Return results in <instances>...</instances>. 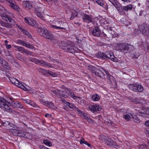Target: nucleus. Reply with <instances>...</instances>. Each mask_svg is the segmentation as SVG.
I'll use <instances>...</instances> for the list:
<instances>
[{"mask_svg": "<svg viewBox=\"0 0 149 149\" xmlns=\"http://www.w3.org/2000/svg\"><path fill=\"white\" fill-rule=\"evenodd\" d=\"M94 1L96 2L100 6H102L104 4L102 0H94Z\"/></svg>", "mask_w": 149, "mask_h": 149, "instance_id": "37998d69", "label": "nucleus"}, {"mask_svg": "<svg viewBox=\"0 0 149 149\" xmlns=\"http://www.w3.org/2000/svg\"><path fill=\"white\" fill-rule=\"evenodd\" d=\"M19 133L18 135L19 136L24 138H27V135L28 134L26 132L20 130H19Z\"/></svg>", "mask_w": 149, "mask_h": 149, "instance_id": "c85d7f7f", "label": "nucleus"}, {"mask_svg": "<svg viewBox=\"0 0 149 149\" xmlns=\"http://www.w3.org/2000/svg\"><path fill=\"white\" fill-rule=\"evenodd\" d=\"M139 29L143 35L146 36H149V24L144 23L139 26Z\"/></svg>", "mask_w": 149, "mask_h": 149, "instance_id": "6e6552de", "label": "nucleus"}, {"mask_svg": "<svg viewBox=\"0 0 149 149\" xmlns=\"http://www.w3.org/2000/svg\"><path fill=\"white\" fill-rule=\"evenodd\" d=\"M128 45L127 44H118L116 47L117 49L118 50H122L127 49L128 48Z\"/></svg>", "mask_w": 149, "mask_h": 149, "instance_id": "aec40b11", "label": "nucleus"}, {"mask_svg": "<svg viewBox=\"0 0 149 149\" xmlns=\"http://www.w3.org/2000/svg\"><path fill=\"white\" fill-rule=\"evenodd\" d=\"M144 125L147 127H149V120H148L145 122Z\"/></svg>", "mask_w": 149, "mask_h": 149, "instance_id": "6e6d98bb", "label": "nucleus"}, {"mask_svg": "<svg viewBox=\"0 0 149 149\" xmlns=\"http://www.w3.org/2000/svg\"><path fill=\"white\" fill-rule=\"evenodd\" d=\"M23 6L26 10L30 9L32 7V3L30 1H26L23 2Z\"/></svg>", "mask_w": 149, "mask_h": 149, "instance_id": "4be33fe9", "label": "nucleus"}, {"mask_svg": "<svg viewBox=\"0 0 149 149\" xmlns=\"http://www.w3.org/2000/svg\"><path fill=\"white\" fill-rule=\"evenodd\" d=\"M104 58H110L112 61L115 62H118L117 58L115 57L112 53L106 52L104 53Z\"/></svg>", "mask_w": 149, "mask_h": 149, "instance_id": "4468645a", "label": "nucleus"}, {"mask_svg": "<svg viewBox=\"0 0 149 149\" xmlns=\"http://www.w3.org/2000/svg\"><path fill=\"white\" fill-rule=\"evenodd\" d=\"M13 106L14 107L17 108L22 109L23 108V106L18 102H14L12 103Z\"/></svg>", "mask_w": 149, "mask_h": 149, "instance_id": "a878e982", "label": "nucleus"}, {"mask_svg": "<svg viewBox=\"0 0 149 149\" xmlns=\"http://www.w3.org/2000/svg\"><path fill=\"white\" fill-rule=\"evenodd\" d=\"M147 136L149 138V130L147 131Z\"/></svg>", "mask_w": 149, "mask_h": 149, "instance_id": "774afa93", "label": "nucleus"}, {"mask_svg": "<svg viewBox=\"0 0 149 149\" xmlns=\"http://www.w3.org/2000/svg\"><path fill=\"white\" fill-rule=\"evenodd\" d=\"M82 18L85 21L88 23L91 22L92 20L91 17L86 14L84 15Z\"/></svg>", "mask_w": 149, "mask_h": 149, "instance_id": "5701e85b", "label": "nucleus"}, {"mask_svg": "<svg viewBox=\"0 0 149 149\" xmlns=\"http://www.w3.org/2000/svg\"><path fill=\"white\" fill-rule=\"evenodd\" d=\"M77 111H78L79 113V114H80V115L84 119L86 120H87L88 119V118L89 117H88L87 116L86 114L85 113H84L82 111H80V110L78 109L77 110Z\"/></svg>", "mask_w": 149, "mask_h": 149, "instance_id": "7c9ffc66", "label": "nucleus"}, {"mask_svg": "<svg viewBox=\"0 0 149 149\" xmlns=\"http://www.w3.org/2000/svg\"><path fill=\"white\" fill-rule=\"evenodd\" d=\"M24 20L25 23L29 25L35 27L37 26L36 22L34 20L31 19L28 17H25Z\"/></svg>", "mask_w": 149, "mask_h": 149, "instance_id": "dca6fc26", "label": "nucleus"}, {"mask_svg": "<svg viewBox=\"0 0 149 149\" xmlns=\"http://www.w3.org/2000/svg\"><path fill=\"white\" fill-rule=\"evenodd\" d=\"M112 4L117 9L119 8L120 6V4L116 1H114L113 3H112Z\"/></svg>", "mask_w": 149, "mask_h": 149, "instance_id": "a18cd8bd", "label": "nucleus"}, {"mask_svg": "<svg viewBox=\"0 0 149 149\" xmlns=\"http://www.w3.org/2000/svg\"><path fill=\"white\" fill-rule=\"evenodd\" d=\"M107 125H112V123L111 120H107Z\"/></svg>", "mask_w": 149, "mask_h": 149, "instance_id": "bf43d9fd", "label": "nucleus"}, {"mask_svg": "<svg viewBox=\"0 0 149 149\" xmlns=\"http://www.w3.org/2000/svg\"><path fill=\"white\" fill-rule=\"evenodd\" d=\"M3 68L7 70H9L10 69V67L8 63L5 60L3 61V63L1 64Z\"/></svg>", "mask_w": 149, "mask_h": 149, "instance_id": "c756f323", "label": "nucleus"}, {"mask_svg": "<svg viewBox=\"0 0 149 149\" xmlns=\"http://www.w3.org/2000/svg\"><path fill=\"white\" fill-rule=\"evenodd\" d=\"M132 6L131 4H129L127 6L123 7V9L125 11H127L131 10L132 9Z\"/></svg>", "mask_w": 149, "mask_h": 149, "instance_id": "473e14b6", "label": "nucleus"}, {"mask_svg": "<svg viewBox=\"0 0 149 149\" xmlns=\"http://www.w3.org/2000/svg\"><path fill=\"white\" fill-rule=\"evenodd\" d=\"M12 46L15 48L16 50L18 52H23L24 51V48L22 47L16 46L14 45H12Z\"/></svg>", "mask_w": 149, "mask_h": 149, "instance_id": "cd10ccee", "label": "nucleus"}, {"mask_svg": "<svg viewBox=\"0 0 149 149\" xmlns=\"http://www.w3.org/2000/svg\"><path fill=\"white\" fill-rule=\"evenodd\" d=\"M9 6L12 7L13 9L17 11H19L20 9L18 6L15 3L14 1H13V2L11 3Z\"/></svg>", "mask_w": 149, "mask_h": 149, "instance_id": "bb28decb", "label": "nucleus"}, {"mask_svg": "<svg viewBox=\"0 0 149 149\" xmlns=\"http://www.w3.org/2000/svg\"><path fill=\"white\" fill-rule=\"evenodd\" d=\"M87 121L88 122H89V123H94L93 120L91 118H90L89 117L88 118L87 120Z\"/></svg>", "mask_w": 149, "mask_h": 149, "instance_id": "4d7b16f0", "label": "nucleus"}, {"mask_svg": "<svg viewBox=\"0 0 149 149\" xmlns=\"http://www.w3.org/2000/svg\"><path fill=\"white\" fill-rule=\"evenodd\" d=\"M31 106L34 107H38L37 105L34 102L31 101L30 104Z\"/></svg>", "mask_w": 149, "mask_h": 149, "instance_id": "864d4df0", "label": "nucleus"}, {"mask_svg": "<svg viewBox=\"0 0 149 149\" xmlns=\"http://www.w3.org/2000/svg\"><path fill=\"white\" fill-rule=\"evenodd\" d=\"M144 49L148 52H149V44L145 42L142 43Z\"/></svg>", "mask_w": 149, "mask_h": 149, "instance_id": "c9c22d12", "label": "nucleus"}, {"mask_svg": "<svg viewBox=\"0 0 149 149\" xmlns=\"http://www.w3.org/2000/svg\"><path fill=\"white\" fill-rule=\"evenodd\" d=\"M77 13L76 11H74L72 12L70 19H73L74 17L77 16Z\"/></svg>", "mask_w": 149, "mask_h": 149, "instance_id": "c03bdc74", "label": "nucleus"}, {"mask_svg": "<svg viewBox=\"0 0 149 149\" xmlns=\"http://www.w3.org/2000/svg\"><path fill=\"white\" fill-rule=\"evenodd\" d=\"M43 143L45 145L50 147L52 146V143L51 142L47 139L44 140L43 141Z\"/></svg>", "mask_w": 149, "mask_h": 149, "instance_id": "e433bc0d", "label": "nucleus"}, {"mask_svg": "<svg viewBox=\"0 0 149 149\" xmlns=\"http://www.w3.org/2000/svg\"><path fill=\"white\" fill-rule=\"evenodd\" d=\"M38 33L44 38L50 40L54 44H58L59 41L49 31L44 29L38 28L37 29Z\"/></svg>", "mask_w": 149, "mask_h": 149, "instance_id": "f257e3e1", "label": "nucleus"}, {"mask_svg": "<svg viewBox=\"0 0 149 149\" xmlns=\"http://www.w3.org/2000/svg\"><path fill=\"white\" fill-rule=\"evenodd\" d=\"M87 142L86 141H85L83 139H81L80 140V143L81 144H84L86 145L87 144Z\"/></svg>", "mask_w": 149, "mask_h": 149, "instance_id": "5fc2aeb1", "label": "nucleus"}, {"mask_svg": "<svg viewBox=\"0 0 149 149\" xmlns=\"http://www.w3.org/2000/svg\"><path fill=\"white\" fill-rule=\"evenodd\" d=\"M92 33L93 35L96 36H100L101 32L100 29L97 26H95L94 28L92 31Z\"/></svg>", "mask_w": 149, "mask_h": 149, "instance_id": "412c9836", "label": "nucleus"}, {"mask_svg": "<svg viewBox=\"0 0 149 149\" xmlns=\"http://www.w3.org/2000/svg\"><path fill=\"white\" fill-rule=\"evenodd\" d=\"M2 19L6 21H8L10 23V24L11 25H14L15 23V21L13 19L9 17L6 14L4 13H2L1 15Z\"/></svg>", "mask_w": 149, "mask_h": 149, "instance_id": "ddd939ff", "label": "nucleus"}, {"mask_svg": "<svg viewBox=\"0 0 149 149\" xmlns=\"http://www.w3.org/2000/svg\"><path fill=\"white\" fill-rule=\"evenodd\" d=\"M62 45L60 44V43L58 42L57 44L60 46H63L64 47L63 48L67 51L71 53H74L77 52L78 50V48L75 46H71L70 45L67 44L66 45V43L64 42H61Z\"/></svg>", "mask_w": 149, "mask_h": 149, "instance_id": "20e7f679", "label": "nucleus"}, {"mask_svg": "<svg viewBox=\"0 0 149 149\" xmlns=\"http://www.w3.org/2000/svg\"><path fill=\"white\" fill-rule=\"evenodd\" d=\"M47 70H44L41 68H39L38 69V71L40 73H41L43 74H44L46 73V71Z\"/></svg>", "mask_w": 149, "mask_h": 149, "instance_id": "8fccbe9b", "label": "nucleus"}, {"mask_svg": "<svg viewBox=\"0 0 149 149\" xmlns=\"http://www.w3.org/2000/svg\"><path fill=\"white\" fill-rule=\"evenodd\" d=\"M51 91V93L52 95H57L59 96V93L58 91L59 90H56L55 89H52L50 90Z\"/></svg>", "mask_w": 149, "mask_h": 149, "instance_id": "f704fd0d", "label": "nucleus"}, {"mask_svg": "<svg viewBox=\"0 0 149 149\" xmlns=\"http://www.w3.org/2000/svg\"><path fill=\"white\" fill-rule=\"evenodd\" d=\"M41 148V149H49V148H47L44 146H42Z\"/></svg>", "mask_w": 149, "mask_h": 149, "instance_id": "338daca9", "label": "nucleus"}, {"mask_svg": "<svg viewBox=\"0 0 149 149\" xmlns=\"http://www.w3.org/2000/svg\"><path fill=\"white\" fill-rule=\"evenodd\" d=\"M6 1L9 3V5H10L11 3H12L13 2V1H14L13 0H6Z\"/></svg>", "mask_w": 149, "mask_h": 149, "instance_id": "e2e57ef3", "label": "nucleus"}, {"mask_svg": "<svg viewBox=\"0 0 149 149\" xmlns=\"http://www.w3.org/2000/svg\"><path fill=\"white\" fill-rule=\"evenodd\" d=\"M62 101L63 102L66 103V104L71 108H72L74 106L72 104L64 100H62Z\"/></svg>", "mask_w": 149, "mask_h": 149, "instance_id": "58836bf2", "label": "nucleus"}, {"mask_svg": "<svg viewBox=\"0 0 149 149\" xmlns=\"http://www.w3.org/2000/svg\"><path fill=\"white\" fill-rule=\"evenodd\" d=\"M22 100H23V101L24 102H25L26 103V104H31V100H29L27 99H23Z\"/></svg>", "mask_w": 149, "mask_h": 149, "instance_id": "09e8293b", "label": "nucleus"}, {"mask_svg": "<svg viewBox=\"0 0 149 149\" xmlns=\"http://www.w3.org/2000/svg\"><path fill=\"white\" fill-rule=\"evenodd\" d=\"M4 60H3V58H2L0 56V63L1 64L3 63V61H4Z\"/></svg>", "mask_w": 149, "mask_h": 149, "instance_id": "0e129e2a", "label": "nucleus"}, {"mask_svg": "<svg viewBox=\"0 0 149 149\" xmlns=\"http://www.w3.org/2000/svg\"><path fill=\"white\" fill-rule=\"evenodd\" d=\"M132 116L131 114H126L124 115V117L126 120L128 121L130 120Z\"/></svg>", "mask_w": 149, "mask_h": 149, "instance_id": "4c0bfd02", "label": "nucleus"}, {"mask_svg": "<svg viewBox=\"0 0 149 149\" xmlns=\"http://www.w3.org/2000/svg\"><path fill=\"white\" fill-rule=\"evenodd\" d=\"M0 24L7 28L11 29L12 27V26L10 24L6 23L2 21L1 19H0Z\"/></svg>", "mask_w": 149, "mask_h": 149, "instance_id": "b1692460", "label": "nucleus"}, {"mask_svg": "<svg viewBox=\"0 0 149 149\" xmlns=\"http://www.w3.org/2000/svg\"><path fill=\"white\" fill-rule=\"evenodd\" d=\"M8 102L6 100L2 99L0 100V108L6 111H9L10 109Z\"/></svg>", "mask_w": 149, "mask_h": 149, "instance_id": "9d476101", "label": "nucleus"}, {"mask_svg": "<svg viewBox=\"0 0 149 149\" xmlns=\"http://www.w3.org/2000/svg\"><path fill=\"white\" fill-rule=\"evenodd\" d=\"M53 23L55 24H50V27L54 29L63 30L65 29L67 25V23L61 20L54 21Z\"/></svg>", "mask_w": 149, "mask_h": 149, "instance_id": "7ed1b4c3", "label": "nucleus"}, {"mask_svg": "<svg viewBox=\"0 0 149 149\" xmlns=\"http://www.w3.org/2000/svg\"><path fill=\"white\" fill-rule=\"evenodd\" d=\"M43 8H42L41 7H37L36 8L35 13L37 16L40 17L41 18H43L42 13H43Z\"/></svg>", "mask_w": 149, "mask_h": 149, "instance_id": "a211bd4d", "label": "nucleus"}, {"mask_svg": "<svg viewBox=\"0 0 149 149\" xmlns=\"http://www.w3.org/2000/svg\"><path fill=\"white\" fill-rule=\"evenodd\" d=\"M97 56L99 58H104V53L98 52L97 55Z\"/></svg>", "mask_w": 149, "mask_h": 149, "instance_id": "a19ab883", "label": "nucleus"}, {"mask_svg": "<svg viewBox=\"0 0 149 149\" xmlns=\"http://www.w3.org/2000/svg\"><path fill=\"white\" fill-rule=\"evenodd\" d=\"M138 114L143 117L149 118V110L142 107L137 109Z\"/></svg>", "mask_w": 149, "mask_h": 149, "instance_id": "1a4fd4ad", "label": "nucleus"}, {"mask_svg": "<svg viewBox=\"0 0 149 149\" xmlns=\"http://www.w3.org/2000/svg\"><path fill=\"white\" fill-rule=\"evenodd\" d=\"M146 144L145 143L141 144L138 146V147L139 148H143L146 147Z\"/></svg>", "mask_w": 149, "mask_h": 149, "instance_id": "49530a36", "label": "nucleus"}, {"mask_svg": "<svg viewBox=\"0 0 149 149\" xmlns=\"http://www.w3.org/2000/svg\"><path fill=\"white\" fill-rule=\"evenodd\" d=\"M24 51L23 52V53H26V54L31 55L32 54V52L31 51H30L26 49H24Z\"/></svg>", "mask_w": 149, "mask_h": 149, "instance_id": "de8ad7c7", "label": "nucleus"}, {"mask_svg": "<svg viewBox=\"0 0 149 149\" xmlns=\"http://www.w3.org/2000/svg\"><path fill=\"white\" fill-rule=\"evenodd\" d=\"M59 96H62L65 98L68 97L69 92V90L67 88H65L64 90H59Z\"/></svg>", "mask_w": 149, "mask_h": 149, "instance_id": "2eb2a0df", "label": "nucleus"}, {"mask_svg": "<svg viewBox=\"0 0 149 149\" xmlns=\"http://www.w3.org/2000/svg\"><path fill=\"white\" fill-rule=\"evenodd\" d=\"M11 82L15 85L21 88L25 91L30 90V88L24 83H21L18 80L14 78H11L10 79Z\"/></svg>", "mask_w": 149, "mask_h": 149, "instance_id": "39448f33", "label": "nucleus"}, {"mask_svg": "<svg viewBox=\"0 0 149 149\" xmlns=\"http://www.w3.org/2000/svg\"><path fill=\"white\" fill-rule=\"evenodd\" d=\"M3 125L9 129L10 133L13 135L18 136L19 130H17V127L16 125L8 121H5Z\"/></svg>", "mask_w": 149, "mask_h": 149, "instance_id": "f03ea898", "label": "nucleus"}, {"mask_svg": "<svg viewBox=\"0 0 149 149\" xmlns=\"http://www.w3.org/2000/svg\"><path fill=\"white\" fill-rule=\"evenodd\" d=\"M88 69L92 72H95L96 69L95 67L92 66V65H89L88 66Z\"/></svg>", "mask_w": 149, "mask_h": 149, "instance_id": "ea45409f", "label": "nucleus"}, {"mask_svg": "<svg viewBox=\"0 0 149 149\" xmlns=\"http://www.w3.org/2000/svg\"><path fill=\"white\" fill-rule=\"evenodd\" d=\"M102 71H104L105 73L108 77V78L111 81L112 80H113V77L111 76L107 71L102 68H100V69H96L95 70V72H94V73L96 76L99 77H102L104 75V74L103 73Z\"/></svg>", "mask_w": 149, "mask_h": 149, "instance_id": "423d86ee", "label": "nucleus"}, {"mask_svg": "<svg viewBox=\"0 0 149 149\" xmlns=\"http://www.w3.org/2000/svg\"><path fill=\"white\" fill-rule=\"evenodd\" d=\"M35 62H36V64L48 68H53V66L51 65L50 63L46 62L43 60H39V59H36L35 60Z\"/></svg>", "mask_w": 149, "mask_h": 149, "instance_id": "f8f14e48", "label": "nucleus"}, {"mask_svg": "<svg viewBox=\"0 0 149 149\" xmlns=\"http://www.w3.org/2000/svg\"><path fill=\"white\" fill-rule=\"evenodd\" d=\"M88 108L90 110L93 112L100 111L101 109V106L99 105L90 106H89Z\"/></svg>", "mask_w": 149, "mask_h": 149, "instance_id": "6ab92c4d", "label": "nucleus"}, {"mask_svg": "<svg viewBox=\"0 0 149 149\" xmlns=\"http://www.w3.org/2000/svg\"><path fill=\"white\" fill-rule=\"evenodd\" d=\"M15 42L17 44H21L24 46L31 49H33L34 48V47L32 45L22 40H17Z\"/></svg>", "mask_w": 149, "mask_h": 149, "instance_id": "9b49d317", "label": "nucleus"}, {"mask_svg": "<svg viewBox=\"0 0 149 149\" xmlns=\"http://www.w3.org/2000/svg\"><path fill=\"white\" fill-rule=\"evenodd\" d=\"M135 121L137 123L139 122L140 119L139 118H136L135 119Z\"/></svg>", "mask_w": 149, "mask_h": 149, "instance_id": "69168bd1", "label": "nucleus"}, {"mask_svg": "<svg viewBox=\"0 0 149 149\" xmlns=\"http://www.w3.org/2000/svg\"><path fill=\"white\" fill-rule=\"evenodd\" d=\"M91 98L93 100L95 101H97L99 100L100 97L97 94H95L92 96Z\"/></svg>", "mask_w": 149, "mask_h": 149, "instance_id": "2f4dec72", "label": "nucleus"}, {"mask_svg": "<svg viewBox=\"0 0 149 149\" xmlns=\"http://www.w3.org/2000/svg\"><path fill=\"white\" fill-rule=\"evenodd\" d=\"M129 88L131 90L135 92H141L143 90V87L140 84H136L129 85Z\"/></svg>", "mask_w": 149, "mask_h": 149, "instance_id": "0eeeda50", "label": "nucleus"}, {"mask_svg": "<svg viewBox=\"0 0 149 149\" xmlns=\"http://www.w3.org/2000/svg\"><path fill=\"white\" fill-rule=\"evenodd\" d=\"M5 45L6 46V47L7 49H9L11 48V46L10 45L5 44Z\"/></svg>", "mask_w": 149, "mask_h": 149, "instance_id": "13d9d810", "label": "nucleus"}, {"mask_svg": "<svg viewBox=\"0 0 149 149\" xmlns=\"http://www.w3.org/2000/svg\"><path fill=\"white\" fill-rule=\"evenodd\" d=\"M46 73L49 74L53 77H56L57 76V74L49 70L46 71Z\"/></svg>", "mask_w": 149, "mask_h": 149, "instance_id": "72a5a7b5", "label": "nucleus"}, {"mask_svg": "<svg viewBox=\"0 0 149 149\" xmlns=\"http://www.w3.org/2000/svg\"><path fill=\"white\" fill-rule=\"evenodd\" d=\"M40 102L43 104L47 105L49 108L53 109H56V107L52 103L49 102L44 101L42 99H41Z\"/></svg>", "mask_w": 149, "mask_h": 149, "instance_id": "f3484780", "label": "nucleus"}, {"mask_svg": "<svg viewBox=\"0 0 149 149\" xmlns=\"http://www.w3.org/2000/svg\"><path fill=\"white\" fill-rule=\"evenodd\" d=\"M132 56L133 57L136 58H138L140 56V54L139 52H137L134 53Z\"/></svg>", "mask_w": 149, "mask_h": 149, "instance_id": "603ef678", "label": "nucleus"}, {"mask_svg": "<svg viewBox=\"0 0 149 149\" xmlns=\"http://www.w3.org/2000/svg\"><path fill=\"white\" fill-rule=\"evenodd\" d=\"M69 95H70L71 97L74 98V99H76V98H80V97H77L76 96H75V95L74 94V93H73L71 92L70 90H69Z\"/></svg>", "mask_w": 149, "mask_h": 149, "instance_id": "79ce46f5", "label": "nucleus"}, {"mask_svg": "<svg viewBox=\"0 0 149 149\" xmlns=\"http://www.w3.org/2000/svg\"><path fill=\"white\" fill-rule=\"evenodd\" d=\"M45 116L46 117L50 118L52 116V115L50 114L47 113L45 115Z\"/></svg>", "mask_w": 149, "mask_h": 149, "instance_id": "680f3d73", "label": "nucleus"}, {"mask_svg": "<svg viewBox=\"0 0 149 149\" xmlns=\"http://www.w3.org/2000/svg\"><path fill=\"white\" fill-rule=\"evenodd\" d=\"M106 143L108 145L112 146L118 149V146L116 145V143L111 141L110 139H109L107 141Z\"/></svg>", "mask_w": 149, "mask_h": 149, "instance_id": "393cba45", "label": "nucleus"}, {"mask_svg": "<svg viewBox=\"0 0 149 149\" xmlns=\"http://www.w3.org/2000/svg\"><path fill=\"white\" fill-rule=\"evenodd\" d=\"M146 6L148 8H149V0H147L146 1Z\"/></svg>", "mask_w": 149, "mask_h": 149, "instance_id": "052dcab7", "label": "nucleus"}, {"mask_svg": "<svg viewBox=\"0 0 149 149\" xmlns=\"http://www.w3.org/2000/svg\"><path fill=\"white\" fill-rule=\"evenodd\" d=\"M100 22L102 24H105L108 23L106 18H103L102 19H101L100 20Z\"/></svg>", "mask_w": 149, "mask_h": 149, "instance_id": "3c124183", "label": "nucleus"}]
</instances>
